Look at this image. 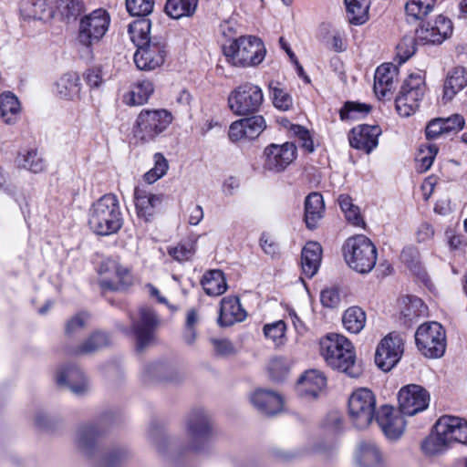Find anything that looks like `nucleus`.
<instances>
[{"label": "nucleus", "mask_w": 467, "mask_h": 467, "mask_svg": "<svg viewBox=\"0 0 467 467\" xmlns=\"http://www.w3.org/2000/svg\"><path fill=\"white\" fill-rule=\"evenodd\" d=\"M100 434L101 431L95 425L81 426L76 432L75 444L83 454L94 459L95 467H121L131 456L126 447H112L101 453L99 458H96Z\"/></svg>", "instance_id": "obj_1"}, {"label": "nucleus", "mask_w": 467, "mask_h": 467, "mask_svg": "<svg viewBox=\"0 0 467 467\" xmlns=\"http://www.w3.org/2000/svg\"><path fill=\"white\" fill-rule=\"evenodd\" d=\"M320 352L333 369L344 372L351 378L360 374L361 370L356 364L354 347L345 336L328 334L320 340Z\"/></svg>", "instance_id": "obj_2"}, {"label": "nucleus", "mask_w": 467, "mask_h": 467, "mask_svg": "<svg viewBox=\"0 0 467 467\" xmlns=\"http://www.w3.org/2000/svg\"><path fill=\"white\" fill-rule=\"evenodd\" d=\"M122 224L123 217L116 195L105 194L90 207L88 225L95 234L110 235L116 234Z\"/></svg>", "instance_id": "obj_3"}, {"label": "nucleus", "mask_w": 467, "mask_h": 467, "mask_svg": "<svg viewBox=\"0 0 467 467\" xmlns=\"http://www.w3.org/2000/svg\"><path fill=\"white\" fill-rule=\"evenodd\" d=\"M223 54L229 63L235 67H254L265 57L263 41L256 36H241L223 46Z\"/></svg>", "instance_id": "obj_4"}, {"label": "nucleus", "mask_w": 467, "mask_h": 467, "mask_svg": "<svg viewBox=\"0 0 467 467\" xmlns=\"http://www.w3.org/2000/svg\"><path fill=\"white\" fill-rule=\"evenodd\" d=\"M348 265L360 274L369 273L377 262V248L367 236L358 234L348 238L343 245Z\"/></svg>", "instance_id": "obj_5"}, {"label": "nucleus", "mask_w": 467, "mask_h": 467, "mask_svg": "<svg viewBox=\"0 0 467 467\" xmlns=\"http://www.w3.org/2000/svg\"><path fill=\"white\" fill-rule=\"evenodd\" d=\"M187 435L183 451H202L213 435V421L210 414L202 408L190 411L185 420Z\"/></svg>", "instance_id": "obj_6"}, {"label": "nucleus", "mask_w": 467, "mask_h": 467, "mask_svg": "<svg viewBox=\"0 0 467 467\" xmlns=\"http://www.w3.org/2000/svg\"><path fill=\"white\" fill-rule=\"evenodd\" d=\"M172 122V115L166 109H142L132 127L135 139L141 142L154 140Z\"/></svg>", "instance_id": "obj_7"}, {"label": "nucleus", "mask_w": 467, "mask_h": 467, "mask_svg": "<svg viewBox=\"0 0 467 467\" xmlns=\"http://www.w3.org/2000/svg\"><path fill=\"white\" fill-rule=\"evenodd\" d=\"M129 317L130 328L123 327L121 330L127 335H134L137 350L142 351L153 341L155 330L160 323L159 318L148 306H140L137 313H130Z\"/></svg>", "instance_id": "obj_8"}, {"label": "nucleus", "mask_w": 467, "mask_h": 467, "mask_svg": "<svg viewBox=\"0 0 467 467\" xmlns=\"http://www.w3.org/2000/svg\"><path fill=\"white\" fill-rule=\"evenodd\" d=\"M426 85L420 73H412L404 80L396 98V110L401 117H410L420 107L425 94Z\"/></svg>", "instance_id": "obj_9"}, {"label": "nucleus", "mask_w": 467, "mask_h": 467, "mask_svg": "<svg viewBox=\"0 0 467 467\" xmlns=\"http://www.w3.org/2000/svg\"><path fill=\"white\" fill-rule=\"evenodd\" d=\"M376 398L367 388L356 389L348 399V414L353 425L366 429L376 418Z\"/></svg>", "instance_id": "obj_10"}, {"label": "nucleus", "mask_w": 467, "mask_h": 467, "mask_svg": "<svg viewBox=\"0 0 467 467\" xmlns=\"http://www.w3.org/2000/svg\"><path fill=\"white\" fill-rule=\"evenodd\" d=\"M415 341L418 349L427 358H441L446 349L445 330L438 322L420 326L415 333Z\"/></svg>", "instance_id": "obj_11"}, {"label": "nucleus", "mask_w": 467, "mask_h": 467, "mask_svg": "<svg viewBox=\"0 0 467 467\" xmlns=\"http://www.w3.org/2000/svg\"><path fill=\"white\" fill-rule=\"evenodd\" d=\"M110 16L103 8H98L80 18L78 39L85 47L101 40L109 30Z\"/></svg>", "instance_id": "obj_12"}, {"label": "nucleus", "mask_w": 467, "mask_h": 467, "mask_svg": "<svg viewBox=\"0 0 467 467\" xmlns=\"http://www.w3.org/2000/svg\"><path fill=\"white\" fill-rule=\"evenodd\" d=\"M263 101L262 89L250 82L236 87L228 97L229 108L236 115H246L258 111Z\"/></svg>", "instance_id": "obj_13"}, {"label": "nucleus", "mask_w": 467, "mask_h": 467, "mask_svg": "<svg viewBox=\"0 0 467 467\" xmlns=\"http://www.w3.org/2000/svg\"><path fill=\"white\" fill-rule=\"evenodd\" d=\"M166 55L165 40L161 36H153L151 41L137 47L134 62L140 70H153L164 63Z\"/></svg>", "instance_id": "obj_14"}, {"label": "nucleus", "mask_w": 467, "mask_h": 467, "mask_svg": "<svg viewBox=\"0 0 467 467\" xmlns=\"http://www.w3.org/2000/svg\"><path fill=\"white\" fill-rule=\"evenodd\" d=\"M263 167L265 171L279 173L284 171L296 158V146L293 142L272 143L265 147Z\"/></svg>", "instance_id": "obj_15"}, {"label": "nucleus", "mask_w": 467, "mask_h": 467, "mask_svg": "<svg viewBox=\"0 0 467 467\" xmlns=\"http://www.w3.org/2000/svg\"><path fill=\"white\" fill-rule=\"evenodd\" d=\"M403 351L404 342L401 336L396 333H389L378 345L375 362L383 371H389L398 364Z\"/></svg>", "instance_id": "obj_16"}, {"label": "nucleus", "mask_w": 467, "mask_h": 467, "mask_svg": "<svg viewBox=\"0 0 467 467\" xmlns=\"http://www.w3.org/2000/svg\"><path fill=\"white\" fill-rule=\"evenodd\" d=\"M99 274V285L102 290H123L131 285L133 281L130 270L111 259L102 263Z\"/></svg>", "instance_id": "obj_17"}, {"label": "nucleus", "mask_w": 467, "mask_h": 467, "mask_svg": "<svg viewBox=\"0 0 467 467\" xmlns=\"http://www.w3.org/2000/svg\"><path fill=\"white\" fill-rule=\"evenodd\" d=\"M398 400L400 412L413 416L428 408L430 395L421 386L410 384L400 389Z\"/></svg>", "instance_id": "obj_18"}, {"label": "nucleus", "mask_w": 467, "mask_h": 467, "mask_svg": "<svg viewBox=\"0 0 467 467\" xmlns=\"http://www.w3.org/2000/svg\"><path fill=\"white\" fill-rule=\"evenodd\" d=\"M452 32L451 21L443 16H438L433 23H427L416 30L417 40L420 44H441Z\"/></svg>", "instance_id": "obj_19"}, {"label": "nucleus", "mask_w": 467, "mask_h": 467, "mask_svg": "<svg viewBox=\"0 0 467 467\" xmlns=\"http://www.w3.org/2000/svg\"><path fill=\"white\" fill-rule=\"evenodd\" d=\"M434 429L450 445L452 442L467 444V421L462 418L441 416Z\"/></svg>", "instance_id": "obj_20"}, {"label": "nucleus", "mask_w": 467, "mask_h": 467, "mask_svg": "<svg viewBox=\"0 0 467 467\" xmlns=\"http://www.w3.org/2000/svg\"><path fill=\"white\" fill-rule=\"evenodd\" d=\"M265 128V119L260 115H256L233 122L230 126L228 136L232 141L254 140Z\"/></svg>", "instance_id": "obj_21"}, {"label": "nucleus", "mask_w": 467, "mask_h": 467, "mask_svg": "<svg viewBox=\"0 0 467 467\" xmlns=\"http://www.w3.org/2000/svg\"><path fill=\"white\" fill-rule=\"evenodd\" d=\"M380 134L381 129L378 125H359L352 129L348 137L349 144L368 154L377 148Z\"/></svg>", "instance_id": "obj_22"}, {"label": "nucleus", "mask_w": 467, "mask_h": 467, "mask_svg": "<svg viewBox=\"0 0 467 467\" xmlns=\"http://www.w3.org/2000/svg\"><path fill=\"white\" fill-rule=\"evenodd\" d=\"M375 419L384 434L390 440L400 438L405 430L406 422L403 416L390 406H382Z\"/></svg>", "instance_id": "obj_23"}, {"label": "nucleus", "mask_w": 467, "mask_h": 467, "mask_svg": "<svg viewBox=\"0 0 467 467\" xmlns=\"http://www.w3.org/2000/svg\"><path fill=\"white\" fill-rule=\"evenodd\" d=\"M56 380L59 386L68 388L76 395H82L88 389L85 374L75 365L61 368L57 373Z\"/></svg>", "instance_id": "obj_24"}, {"label": "nucleus", "mask_w": 467, "mask_h": 467, "mask_svg": "<svg viewBox=\"0 0 467 467\" xmlns=\"http://www.w3.org/2000/svg\"><path fill=\"white\" fill-rule=\"evenodd\" d=\"M358 467H385L386 461L379 447L371 441H360L355 451Z\"/></svg>", "instance_id": "obj_25"}, {"label": "nucleus", "mask_w": 467, "mask_h": 467, "mask_svg": "<svg viewBox=\"0 0 467 467\" xmlns=\"http://www.w3.org/2000/svg\"><path fill=\"white\" fill-rule=\"evenodd\" d=\"M163 199V194L150 193L144 187L137 186L134 189V202L137 214L146 221L153 216L155 210L161 205Z\"/></svg>", "instance_id": "obj_26"}, {"label": "nucleus", "mask_w": 467, "mask_h": 467, "mask_svg": "<svg viewBox=\"0 0 467 467\" xmlns=\"http://www.w3.org/2000/svg\"><path fill=\"white\" fill-rule=\"evenodd\" d=\"M327 385L325 375L317 369L305 372L296 385L297 393L305 398H316Z\"/></svg>", "instance_id": "obj_27"}, {"label": "nucleus", "mask_w": 467, "mask_h": 467, "mask_svg": "<svg viewBox=\"0 0 467 467\" xmlns=\"http://www.w3.org/2000/svg\"><path fill=\"white\" fill-rule=\"evenodd\" d=\"M252 404L262 413L274 415L283 409L281 396L272 390L257 389L251 396Z\"/></svg>", "instance_id": "obj_28"}, {"label": "nucleus", "mask_w": 467, "mask_h": 467, "mask_svg": "<svg viewBox=\"0 0 467 467\" xmlns=\"http://www.w3.org/2000/svg\"><path fill=\"white\" fill-rule=\"evenodd\" d=\"M246 312L242 307L237 296H226L221 301L219 323L223 327H230L243 321Z\"/></svg>", "instance_id": "obj_29"}, {"label": "nucleus", "mask_w": 467, "mask_h": 467, "mask_svg": "<svg viewBox=\"0 0 467 467\" xmlns=\"http://www.w3.org/2000/svg\"><path fill=\"white\" fill-rule=\"evenodd\" d=\"M398 69L393 64H382L376 69L374 92L379 99L385 98L394 88Z\"/></svg>", "instance_id": "obj_30"}, {"label": "nucleus", "mask_w": 467, "mask_h": 467, "mask_svg": "<svg viewBox=\"0 0 467 467\" xmlns=\"http://www.w3.org/2000/svg\"><path fill=\"white\" fill-rule=\"evenodd\" d=\"M144 374L149 379L161 382H173L182 379V374L176 366L163 361L148 364L145 366Z\"/></svg>", "instance_id": "obj_31"}, {"label": "nucleus", "mask_w": 467, "mask_h": 467, "mask_svg": "<svg viewBox=\"0 0 467 467\" xmlns=\"http://www.w3.org/2000/svg\"><path fill=\"white\" fill-rule=\"evenodd\" d=\"M322 247L317 242H308L302 250L301 267L305 275L313 277L321 263Z\"/></svg>", "instance_id": "obj_32"}, {"label": "nucleus", "mask_w": 467, "mask_h": 467, "mask_svg": "<svg viewBox=\"0 0 467 467\" xmlns=\"http://www.w3.org/2000/svg\"><path fill=\"white\" fill-rule=\"evenodd\" d=\"M325 204L323 197L318 192L310 193L305 201V222L306 227L310 230L318 226L323 218Z\"/></svg>", "instance_id": "obj_33"}, {"label": "nucleus", "mask_w": 467, "mask_h": 467, "mask_svg": "<svg viewBox=\"0 0 467 467\" xmlns=\"http://www.w3.org/2000/svg\"><path fill=\"white\" fill-rule=\"evenodd\" d=\"M80 90V78L75 72H67L62 75L56 83L57 95L65 99L75 100L79 99Z\"/></svg>", "instance_id": "obj_34"}, {"label": "nucleus", "mask_w": 467, "mask_h": 467, "mask_svg": "<svg viewBox=\"0 0 467 467\" xmlns=\"http://www.w3.org/2000/svg\"><path fill=\"white\" fill-rule=\"evenodd\" d=\"M467 86V71L462 67H457L449 71L443 87V99L450 101Z\"/></svg>", "instance_id": "obj_35"}, {"label": "nucleus", "mask_w": 467, "mask_h": 467, "mask_svg": "<svg viewBox=\"0 0 467 467\" xmlns=\"http://www.w3.org/2000/svg\"><path fill=\"white\" fill-rule=\"evenodd\" d=\"M86 10L83 0H57L56 11L65 22H75Z\"/></svg>", "instance_id": "obj_36"}, {"label": "nucleus", "mask_w": 467, "mask_h": 467, "mask_svg": "<svg viewBox=\"0 0 467 467\" xmlns=\"http://www.w3.org/2000/svg\"><path fill=\"white\" fill-rule=\"evenodd\" d=\"M204 292L208 296H217L223 294L227 289V285L223 273L221 270H212L207 272L201 282Z\"/></svg>", "instance_id": "obj_37"}, {"label": "nucleus", "mask_w": 467, "mask_h": 467, "mask_svg": "<svg viewBox=\"0 0 467 467\" xmlns=\"http://www.w3.org/2000/svg\"><path fill=\"white\" fill-rule=\"evenodd\" d=\"M154 91L151 81H139L132 87L131 90L124 96V102L130 106L142 105L148 101Z\"/></svg>", "instance_id": "obj_38"}, {"label": "nucleus", "mask_w": 467, "mask_h": 467, "mask_svg": "<svg viewBox=\"0 0 467 467\" xmlns=\"http://www.w3.org/2000/svg\"><path fill=\"white\" fill-rule=\"evenodd\" d=\"M110 339L104 332H95L87 337L79 346L72 349L70 353L75 355L91 354L109 345Z\"/></svg>", "instance_id": "obj_39"}, {"label": "nucleus", "mask_w": 467, "mask_h": 467, "mask_svg": "<svg viewBox=\"0 0 467 467\" xmlns=\"http://www.w3.org/2000/svg\"><path fill=\"white\" fill-rule=\"evenodd\" d=\"M198 0H167L165 5L166 14L173 18L192 16L197 8Z\"/></svg>", "instance_id": "obj_40"}, {"label": "nucleus", "mask_w": 467, "mask_h": 467, "mask_svg": "<svg viewBox=\"0 0 467 467\" xmlns=\"http://www.w3.org/2000/svg\"><path fill=\"white\" fill-rule=\"evenodd\" d=\"M366 313L358 306L348 308L342 317V323L347 331L358 334L366 325Z\"/></svg>", "instance_id": "obj_41"}, {"label": "nucleus", "mask_w": 467, "mask_h": 467, "mask_svg": "<svg viewBox=\"0 0 467 467\" xmlns=\"http://www.w3.org/2000/svg\"><path fill=\"white\" fill-rule=\"evenodd\" d=\"M150 27L151 23L148 17H140L129 26L130 39L137 47L152 40L153 36H150Z\"/></svg>", "instance_id": "obj_42"}, {"label": "nucleus", "mask_w": 467, "mask_h": 467, "mask_svg": "<svg viewBox=\"0 0 467 467\" xmlns=\"http://www.w3.org/2000/svg\"><path fill=\"white\" fill-rule=\"evenodd\" d=\"M20 13L26 19H43L50 14L47 0H22Z\"/></svg>", "instance_id": "obj_43"}, {"label": "nucleus", "mask_w": 467, "mask_h": 467, "mask_svg": "<svg viewBox=\"0 0 467 467\" xmlns=\"http://www.w3.org/2000/svg\"><path fill=\"white\" fill-rule=\"evenodd\" d=\"M20 113V104L17 98L8 92L0 96V115L7 124L14 123Z\"/></svg>", "instance_id": "obj_44"}, {"label": "nucleus", "mask_w": 467, "mask_h": 467, "mask_svg": "<svg viewBox=\"0 0 467 467\" xmlns=\"http://www.w3.org/2000/svg\"><path fill=\"white\" fill-rule=\"evenodd\" d=\"M348 20L355 25H361L368 19L369 0H344Z\"/></svg>", "instance_id": "obj_45"}, {"label": "nucleus", "mask_w": 467, "mask_h": 467, "mask_svg": "<svg viewBox=\"0 0 467 467\" xmlns=\"http://www.w3.org/2000/svg\"><path fill=\"white\" fill-rule=\"evenodd\" d=\"M19 167L31 172L38 173L46 170V161L38 154L36 150H29L26 153H19L16 158Z\"/></svg>", "instance_id": "obj_46"}, {"label": "nucleus", "mask_w": 467, "mask_h": 467, "mask_svg": "<svg viewBox=\"0 0 467 467\" xmlns=\"http://www.w3.org/2000/svg\"><path fill=\"white\" fill-rule=\"evenodd\" d=\"M435 0H410L405 5V10L409 17L420 20L433 10Z\"/></svg>", "instance_id": "obj_47"}, {"label": "nucleus", "mask_w": 467, "mask_h": 467, "mask_svg": "<svg viewBox=\"0 0 467 467\" xmlns=\"http://www.w3.org/2000/svg\"><path fill=\"white\" fill-rule=\"evenodd\" d=\"M337 202L346 219L349 223L356 226H359L364 223L359 213V208L353 203L352 198L349 195L340 194Z\"/></svg>", "instance_id": "obj_48"}, {"label": "nucleus", "mask_w": 467, "mask_h": 467, "mask_svg": "<svg viewBox=\"0 0 467 467\" xmlns=\"http://www.w3.org/2000/svg\"><path fill=\"white\" fill-rule=\"evenodd\" d=\"M269 89L275 108L283 111L292 108L293 99L290 94L281 87L279 82L272 81L269 84Z\"/></svg>", "instance_id": "obj_49"}, {"label": "nucleus", "mask_w": 467, "mask_h": 467, "mask_svg": "<svg viewBox=\"0 0 467 467\" xmlns=\"http://www.w3.org/2000/svg\"><path fill=\"white\" fill-rule=\"evenodd\" d=\"M154 167L144 174V180L147 183L151 184L162 178L169 169L167 159L160 152L153 155Z\"/></svg>", "instance_id": "obj_50"}, {"label": "nucleus", "mask_w": 467, "mask_h": 467, "mask_svg": "<svg viewBox=\"0 0 467 467\" xmlns=\"http://www.w3.org/2000/svg\"><path fill=\"white\" fill-rule=\"evenodd\" d=\"M370 110V107L367 104L348 101L340 109L339 115L342 120L358 119L366 116Z\"/></svg>", "instance_id": "obj_51"}, {"label": "nucleus", "mask_w": 467, "mask_h": 467, "mask_svg": "<svg viewBox=\"0 0 467 467\" xmlns=\"http://www.w3.org/2000/svg\"><path fill=\"white\" fill-rule=\"evenodd\" d=\"M449 446L445 439L435 431L423 441L421 449L428 455H435L446 451Z\"/></svg>", "instance_id": "obj_52"}, {"label": "nucleus", "mask_w": 467, "mask_h": 467, "mask_svg": "<svg viewBox=\"0 0 467 467\" xmlns=\"http://www.w3.org/2000/svg\"><path fill=\"white\" fill-rule=\"evenodd\" d=\"M126 8L132 16L148 17L154 8V0H126Z\"/></svg>", "instance_id": "obj_53"}, {"label": "nucleus", "mask_w": 467, "mask_h": 467, "mask_svg": "<svg viewBox=\"0 0 467 467\" xmlns=\"http://www.w3.org/2000/svg\"><path fill=\"white\" fill-rule=\"evenodd\" d=\"M286 330L285 323L282 320L266 324L264 327L265 337L271 339L276 346L284 343V337Z\"/></svg>", "instance_id": "obj_54"}, {"label": "nucleus", "mask_w": 467, "mask_h": 467, "mask_svg": "<svg viewBox=\"0 0 467 467\" xmlns=\"http://www.w3.org/2000/svg\"><path fill=\"white\" fill-rule=\"evenodd\" d=\"M290 369L289 361L284 357H276L271 359L268 365L270 377L274 380H281Z\"/></svg>", "instance_id": "obj_55"}, {"label": "nucleus", "mask_w": 467, "mask_h": 467, "mask_svg": "<svg viewBox=\"0 0 467 467\" xmlns=\"http://www.w3.org/2000/svg\"><path fill=\"white\" fill-rule=\"evenodd\" d=\"M417 37L404 36L397 46V57L400 63L406 62L416 51Z\"/></svg>", "instance_id": "obj_56"}, {"label": "nucleus", "mask_w": 467, "mask_h": 467, "mask_svg": "<svg viewBox=\"0 0 467 467\" xmlns=\"http://www.w3.org/2000/svg\"><path fill=\"white\" fill-rule=\"evenodd\" d=\"M88 321V315L85 313H78L76 316L72 317L67 323L65 327L66 335L68 337H74L79 332H81Z\"/></svg>", "instance_id": "obj_57"}, {"label": "nucleus", "mask_w": 467, "mask_h": 467, "mask_svg": "<svg viewBox=\"0 0 467 467\" xmlns=\"http://www.w3.org/2000/svg\"><path fill=\"white\" fill-rule=\"evenodd\" d=\"M290 131L298 139L300 146L308 152H313L315 150L313 140L309 131L300 125H292Z\"/></svg>", "instance_id": "obj_58"}, {"label": "nucleus", "mask_w": 467, "mask_h": 467, "mask_svg": "<svg viewBox=\"0 0 467 467\" xmlns=\"http://www.w3.org/2000/svg\"><path fill=\"white\" fill-rule=\"evenodd\" d=\"M426 306L422 300L419 297H410L409 304L406 306L403 315L410 320L420 317L425 314Z\"/></svg>", "instance_id": "obj_59"}, {"label": "nucleus", "mask_w": 467, "mask_h": 467, "mask_svg": "<svg viewBox=\"0 0 467 467\" xmlns=\"http://www.w3.org/2000/svg\"><path fill=\"white\" fill-rule=\"evenodd\" d=\"M211 343L217 356L229 357L235 353L234 346L227 338H212Z\"/></svg>", "instance_id": "obj_60"}, {"label": "nucleus", "mask_w": 467, "mask_h": 467, "mask_svg": "<svg viewBox=\"0 0 467 467\" xmlns=\"http://www.w3.org/2000/svg\"><path fill=\"white\" fill-rule=\"evenodd\" d=\"M437 152H438L437 146L431 145V144H430L427 147L426 153L423 150H420V154L417 157V161H419L420 164V169L421 171H426L431 168Z\"/></svg>", "instance_id": "obj_61"}, {"label": "nucleus", "mask_w": 467, "mask_h": 467, "mask_svg": "<svg viewBox=\"0 0 467 467\" xmlns=\"http://www.w3.org/2000/svg\"><path fill=\"white\" fill-rule=\"evenodd\" d=\"M320 301L325 307L335 308L340 303L339 292L337 288H326L321 292Z\"/></svg>", "instance_id": "obj_62"}, {"label": "nucleus", "mask_w": 467, "mask_h": 467, "mask_svg": "<svg viewBox=\"0 0 467 467\" xmlns=\"http://www.w3.org/2000/svg\"><path fill=\"white\" fill-rule=\"evenodd\" d=\"M443 129L450 133H456L464 127V119L460 114H453L448 118H441Z\"/></svg>", "instance_id": "obj_63"}, {"label": "nucleus", "mask_w": 467, "mask_h": 467, "mask_svg": "<svg viewBox=\"0 0 467 467\" xmlns=\"http://www.w3.org/2000/svg\"><path fill=\"white\" fill-rule=\"evenodd\" d=\"M169 254L177 261L182 262L189 260L194 254L192 244H179L169 250Z\"/></svg>", "instance_id": "obj_64"}]
</instances>
